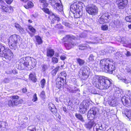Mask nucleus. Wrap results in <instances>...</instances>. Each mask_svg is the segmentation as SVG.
I'll return each mask as SVG.
<instances>
[{
	"mask_svg": "<svg viewBox=\"0 0 131 131\" xmlns=\"http://www.w3.org/2000/svg\"><path fill=\"white\" fill-rule=\"evenodd\" d=\"M111 79H108L107 78L95 77L93 80V84L100 89H108L110 86L111 83Z\"/></svg>",
	"mask_w": 131,
	"mask_h": 131,
	"instance_id": "obj_1",
	"label": "nucleus"
},
{
	"mask_svg": "<svg viewBox=\"0 0 131 131\" xmlns=\"http://www.w3.org/2000/svg\"><path fill=\"white\" fill-rule=\"evenodd\" d=\"M19 36L16 34H14L11 36L9 39V44L10 45L11 48H16L19 45L20 40Z\"/></svg>",
	"mask_w": 131,
	"mask_h": 131,
	"instance_id": "obj_2",
	"label": "nucleus"
},
{
	"mask_svg": "<svg viewBox=\"0 0 131 131\" xmlns=\"http://www.w3.org/2000/svg\"><path fill=\"white\" fill-rule=\"evenodd\" d=\"M89 68L86 66L82 67L79 72V75L81 79L85 80L89 76Z\"/></svg>",
	"mask_w": 131,
	"mask_h": 131,
	"instance_id": "obj_3",
	"label": "nucleus"
},
{
	"mask_svg": "<svg viewBox=\"0 0 131 131\" xmlns=\"http://www.w3.org/2000/svg\"><path fill=\"white\" fill-rule=\"evenodd\" d=\"M91 106L92 104L88 100H84L80 105L79 111L81 113H84Z\"/></svg>",
	"mask_w": 131,
	"mask_h": 131,
	"instance_id": "obj_4",
	"label": "nucleus"
},
{
	"mask_svg": "<svg viewBox=\"0 0 131 131\" xmlns=\"http://www.w3.org/2000/svg\"><path fill=\"white\" fill-rule=\"evenodd\" d=\"M65 38L66 42L64 43V45L68 49H69L73 47L74 43L72 39H75V38L73 36L68 35Z\"/></svg>",
	"mask_w": 131,
	"mask_h": 131,
	"instance_id": "obj_5",
	"label": "nucleus"
},
{
	"mask_svg": "<svg viewBox=\"0 0 131 131\" xmlns=\"http://www.w3.org/2000/svg\"><path fill=\"white\" fill-rule=\"evenodd\" d=\"M19 97L17 95H14L11 97V99L8 101V105L10 106H13L17 105L19 104H21L23 102V100H19Z\"/></svg>",
	"mask_w": 131,
	"mask_h": 131,
	"instance_id": "obj_6",
	"label": "nucleus"
},
{
	"mask_svg": "<svg viewBox=\"0 0 131 131\" xmlns=\"http://www.w3.org/2000/svg\"><path fill=\"white\" fill-rule=\"evenodd\" d=\"M99 110L96 107H93L88 112L87 114V117L89 120L92 121L99 113Z\"/></svg>",
	"mask_w": 131,
	"mask_h": 131,
	"instance_id": "obj_7",
	"label": "nucleus"
},
{
	"mask_svg": "<svg viewBox=\"0 0 131 131\" xmlns=\"http://www.w3.org/2000/svg\"><path fill=\"white\" fill-rule=\"evenodd\" d=\"M83 4V3L81 2L74 3L71 5L70 10L74 13V11H79L82 9Z\"/></svg>",
	"mask_w": 131,
	"mask_h": 131,
	"instance_id": "obj_8",
	"label": "nucleus"
},
{
	"mask_svg": "<svg viewBox=\"0 0 131 131\" xmlns=\"http://www.w3.org/2000/svg\"><path fill=\"white\" fill-rule=\"evenodd\" d=\"M14 56V54L10 50L6 49L1 57H4L7 60L10 61L13 58Z\"/></svg>",
	"mask_w": 131,
	"mask_h": 131,
	"instance_id": "obj_9",
	"label": "nucleus"
},
{
	"mask_svg": "<svg viewBox=\"0 0 131 131\" xmlns=\"http://www.w3.org/2000/svg\"><path fill=\"white\" fill-rule=\"evenodd\" d=\"M86 12L90 14L95 15L98 12V9L97 7L94 5L88 6L86 7Z\"/></svg>",
	"mask_w": 131,
	"mask_h": 131,
	"instance_id": "obj_10",
	"label": "nucleus"
},
{
	"mask_svg": "<svg viewBox=\"0 0 131 131\" xmlns=\"http://www.w3.org/2000/svg\"><path fill=\"white\" fill-rule=\"evenodd\" d=\"M67 75L64 73V76L65 77V78L60 77H58L56 79V86L58 89H59L63 87L64 84L66 83V80L65 77Z\"/></svg>",
	"mask_w": 131,
	"mask_h": 131,
	"instance_id": "obj_11",
	"label": "nucleus"
},
{
	"mask_svg": "<svg viewBox=\"0 0 131 131\" xmlns=\"http://www.w3.org/2000/svg\"><path fill=\"white\" fill-rule=\"evenodd\" d=\"M50 2L58 10L61 11L63 10V6L60 0H49Z\"/></svg>",
	"mask_w": 131,
	"mask_h": 131,
	"instance_id": "obj_12",
	"label": "nucleus"
},
{
	"mask_svg": "<svg viewBox=\"0 0 131 131\" xmlns=\"http://www.w3.org/2000/svg\"><path fill=\"white\" fill-rule=\"evenodd\" d=\"M121 100L124 105L128 107H131V96L128 97L123 96L121 98Z\"/></svg>",
	"mask_w": 131,
	"mask_h": 131,
	"instance_id": "obj_13",
	"label": "nucleus"
},
{
	"mask_svg": "<svg viewBox=\"0 0 131 131\" xmlns=\"http://www.w3.org/2000/svg\"><path fill=\"white\" fill-rule=\"evenodd\" d=\"M110 60L108 59H104L100 61V66L101 71H105L109 62Z\"/></svg>",
	"mask_w": 131,
	"mask_h": 131,
	"instance_id": "obj_14",
	"label": "nucleus"
},
{
	"mask_svg": "<svg viewBox=\"0 0 131 131\" xmlns=\"http://www.w3.org/2000/svg\"><path fill=\"white\" fill-rule=\"evenodd\" d=\"M109 64L106 68L105 72H107L110 73H112L113 71L116 69L115 64L112 61L110 60Z\"/></svg>",
	"mask_w": 131,
	"mask_h": 131,
	"instance_id": "obj_15",
	"label": "nucleus"
},
{
	"mask_svg": "<svg viewBox=\"0 0 131 131\" xmlns=\"http://www.w3.org/2000/svg\"><path fill=\"white\" fill-rule=\"evenodd\" d=\"M49 18H50V17L52 19L51 21V24H53L56 23V20L58 21H59L60 20V19L58 15H57L56 13L51 12L50 13V16H49Z\"/></svg>",
	"mask_w": 131,
	"mask_h": 131,
	"instance_id": "obj_16",
	"label": "nucleus"
},
{
	"mask_svg": "<svg viewBox=\"0 0 131 131\" xmlns=\"http://www.w3.org/2000/svg\"><path fill=\"white\" fill-rule=\"evenodd\" d=\"M116 98L114 96H110L108 98L107 102L108 104L113 106H116L117 105Z\"/></svg>",
	"mask_w": 131,
	"mask_h": 131,
	"instance_id": "obj_17",
	"label": "nucleus"
},
{
	"mask_svg": "<svg viewBox=\"0 0 131 131\" xmlns=\"http://www.w3.org/2000/svg\"><path fill=\"white\" fill-rule=\"evenodd\" d=\"M25 60L29 61V68L31 69L34 68L36 64V61L35 59L29 57H27L26 58Z\"/></svg>",
	"mask_w": 131,
	"mask_h": 131,
	"instance_id": "obj_18",
	"label": "nucleus"
},
{
	"mask_svg": "<svg viewBox=\"0 0 131 131\" xmlns=\"http://www.w3.org/2000/svg\"><path fill=\"white\" fill-rule=\"evenodd\" d=\"M118 8L120 9H124L127 4V0H117Z\"/></svg>",
	"mask_w": 131,
	"mask_h": 131,
	"instance_id": "obj_19",
	"label": "nucleus"
},
{
	"mask_svg": "<svg viewBox=\"0 0 131 131\" xmlns=\"http://www.w3.org/2000/svg\"><path fill=\"white\" fill-rule=\"evenodd\" d=\"M105 128L102 124H97L94 127V131H104Z\"/></svg>",
	"mask_w": 131,
	"mask_h": 131,
	"instance_id": "obj_20",
	"label": "nucleus"
},
{
	"mask_svg": "<svg viewBox=\"0 0 131 131\" xmlns=\"http://www.w3.org/2000/svg\"><path fill=\"white\" fill-rule=\"evenodd\" d=\"M118 79L126 84L130 83V79L128 77H126L124 76L120 77L119 76H117Z\"/></svg>",
	"mask_w": 131,
	"mask_h": 131,
	"instance_id": "obj_21",
	"label": "nucleus"
},
{
	"mask_svg": "<svg viewBox=\"0 0 131 131\" xmlns=\"http://www.w3.org/2000/svg\"><path fill=\"white\" fill-rule=\"evenodd\" d=\"M1 7L2 9L6 12L10 13L13 11L12 7L10 6H7L6 7L2 6Z\"/></svg>",
	"mask_w": 131,
	"mask_h": 131,
	"instance_id": "obj_22",
	"label": "nucleus"
},
{
	"mask_svg": "<svg viewBox=\"0 0 131 131\" xmlns=\"http://www.w3.org/2000/svg\"><path fill=\"white\" fill-rule=\"evenodd\" d=\"M48 106L49 109L53 113H56L57 111L55 105L52 103L49 104Z\"/></svg>",
	"mask_w": 131,
	"mask_h": 131,
	"instance_id": "obj_23",
	"label": "nucleus"
},
{
	"mask_svg": "<svg viewBox=\"0 0 131 131\" xmlns=\"http://www.w3.org/2000/svg\"><path fill=\"white\" fill-rule=\"evenodd\" d=\"M95 124V123L94 121H91L85 124L84 126L86 128L90 129L92 128Z\"/></svg>",
	"mask_w": 131,
	"mask_h": 131,
	"instance_id": "obj_24",
	"label": "nucleus"
},
{
	"mask_svg": "<svg viewBox=\"0 0 131 131\" xmlns=\"http://www.w3.org/2000/svg\"><path fill=\"white\" fill-rule=\"evenodd\" d=\"M75 12L73 14L75 18H80L83 14L82 9Z\"/></svg>",
	"mask_w": 131,
	"mask_h": 131,
	"instance_id": "obj_25",
	"label": "nucleus"
},
{
	"mask_svg": "<svg viewBox=\"0 0 131 131\" xmlns=\"http://www.w3.org/2000/svg\"><path fill=\"white\" fill-rule=\"evenodd\" d=\"M28 29L32 32L31 33L30 32H28L29 34L31 36H33L36 31L35 29L32 26L30 25L28 26Z\"/></svg>",
	"mask_w": 131,
	"mask_h": 131,
	"instance_id": "obj_26",
	"label": "nucleus"
},
{
	"mask_svg": "<svg viewBox=\"0 0 131 131\" xmlns=\"http://www.w3.org/2000/svg\"><path fill=\"white\" fill-rule=\"evenodd\" d=\"M112 15L110 13L108 12H106L103 14L101 16V18L105 19H110L111 18V16Z\"/></svg>",
	"mask_w": 131,
	"mask_h": 131,
	"instance_id": "obj_27",
	"label": "nucleus"
},
{
	"mask_svg": "<svg viewBox=\"0 0 131 131\" xmlns=\"http://www.w3.org/2000/svg\"><path fill=\"white\" fill-rule=\"evenodd\" d=\"M69 91L70 93H75L79 91V90L77 88L74 87L72 88H70L69 89Z\"/></svg>",
	"mask_w": 131,
	"mask_h": 131,
	"instance_id": "obj_28",
	"label": "nucleus"
},
{
	"mask_svg": "<svg viewBox=\"0 0 131 131\" xmlns=\"http://www.w3.org/2000/svg\"><path fill=\"white\" fill-rule=\"evenodd\" d=\"M30 80H31L34 82H35L37 81V79L35 74L30 73L29 75Z\"/></svg>",
	"mask_w": 131,
	"mask_h": 131,
	"instance_id": "obj_29",
	"label": "nucleus"
},
{
	"mask_svg": "<svg viewBox=\"0 0 131 131\" xmlns=\"http://www.w3.org/2000/svg\"><path fill=\"white\" fill-rule=\"evenodd\" d=\"M54 53V52L53 50L48 49L47 50V56L48 57H52Z\"/></svg>",
	"mask_w": 131,
	"mask_h": 131,
	"instance_id": "obj_30",
	"label": "nucleus"
},
{
	"mask_svg": "<svg viewBox=\"0 0 131 131\" xmlns=\"http://www.w3.org/2000/svg\"><path fill=\"white\" fill-rule=\"evenodd\" d=\"M95 57L92 54L90 55L89 58V62L91 63H93L95 61Z\"/></svg>",
	"mask_w": 131,
	"mask_h": 131,
	"instance_id": "obj_31",
	"label": "nucleus"
},
{
	"mask_svg": "<svg viewBox=\"0 0 131 131\" xmlns=\"http://www.w3.org/2000/svg\"><path fill=\"white\" fill-rule=\"evenodd\" d=\"M34 6V4L31 1H29L26 5H25L24 7L26 9L31 8L32 7Z\"/></svg>",
	"mask_w": 131,
	"mask_h": 131,
	"instance_id": "obj_32",
	"label": "nucleus"
},
{
	"mask_svg": "<svg viewBox=\"0 0 131 131\" xmlns=\"http://www.w3.org/2000/svg\"><path fill=\"white\" fill-rule=\"evenodd\" d=\"M6 49L5 48V46L1 44H0V56L2 55L3 53L4 52L5 50Z\"/></svg>",
	"mask_w": 131,
	"mask_h": 131,
	"instance_id": "obj_33",
	"label": "nucleus"
},
{
	"mask_svg": "<svg viewBox=\"0 0 131 131\" xmlns=\"http://www.w3.org/2000/svg\"><path fill=\"white\" fill-rule=\"evenodd\" d=\"M130 110H129L127 109H125L122 112V113L123 115H124L128 118V116L130 114Z\"/></svg>",
	"mask_w": 131,
	"mask_h": 131,
	"instance_id": "obj_34",
	"label": "nucleus"
},
{
	"mask_svg": "<svg viewBox=\"0 0 131 131\" xmlns=\"http://www.w3.org/2000/svg\"><path fill=\"white\" fill-rule=\"evenodd\" d=\"M76 60L80 66H82L84 63V61L80 58H77Z\"/></svg>",
	"mask_w": 131,
	"mask_h": 131,
	"instance_id": "obj_35",
	"label": "nucleus"
},
{
	"mask_svg": "<svg viewBox=\"0 0 131 131\" xmlns=\"http://www.w3.org/2000/svg\"><path fill=\"white\" fill-rule=\"evenodd\" d=\"M75 116L77 118L81 121L82 122H84L83 117H82V115L80 114L76 113L75 115Z\"/></svg>",
	"mask_w": 131,
	"mask_h": 131,
	"instance_id": "obj_36",
	"label": "nucleus"
},
{
	"mask_svg": "<svg viewBox=\"0 0 131 131\" xmlns=\"http://www.w3.org/2000/svg\"><path fill=\"white\" fill-rule=\"evenodd\" d=\"M90 92L94 94H98L99 93V92L96 90V89L94 88H91L90 89Z\"/></svg>",
	"mask_w": 131,
	"mask_h": 131,
	"instance_id": "obj_37",
	"label": "nucleus"
},
{
	"mask_svg": "<svg viewBox=\"0 0 131 131\" xmlns=\"http://www.w3.org/2000/svg\"><path fill=\"white\" fill-rule=\"evenodd\" d=\"M87 48V46L85 44H81L79 46V49L81 50H83Z\"/></svg>",
	"mask_w": 131,
	"mask_h": 131,
	"instance_id": "obj_38",
	"label": "nucleus"
},
{
	"mask_svg": "<svg viewBox=\"0 0 131 131\" xmlns=\"http://www.w3.org/2000/svg\"><path fill=\"white\" fill-rule=\"evenodd\" d=\"M114 54V57L116 59H118L122 56L121 54L120 53V52H115Z\"/></svg>",
	"mask_w": 131,
	"mask_h": 131,
	"instance_id": "obj_39",
	"label": "nucleus"
},
{
	"mask_svg": "<svg viewBox=\"0 0 131 131\" xmlns=\"http://www.w3.org/2000/svg\"><path fill=\"white\" fill-rule=\"evenodd\" d=\"M114 24L116 26V27H118L120 25L119 21L117 19H116L114 20Z\"/></svg>",
	"mask_w": 131,
	"mask_h": 131,
	"instance_id": "obj_40",
	"label": "nucleus"
},
{
	"mask_svg": "<svg viewBox=\"0 0 131 131\" xmlns=\"http://www.w3.org/2000/svg\"><path fill=\"white\" fill-rule=\"evenodd\" d=\"M7 36L4 34H2L0 36V40L2 41H4L7 38Z\"/></svg>",
	"mask_w": 131,
	"mask_h": 131,
	"instance_id": "obj_41",
	"label": "nucleus"
},
{
	"mask_svg": "<svg viewBox=\"0 0 131 131\" xmlns=\"http://www.w3.org/2000/svg\"><path fill=\"white\" fill-rule=\"evenodd\" d=\"M41 84V86L42 88H43L46 84V81L44 79H42L40 82Z\"/></svg>",
	"mask_w": 131,
	"mask_h": 131,
	"instance_id": "obj_42",
	"label": "nucleus"
},
{
	"mask_svg": "<svg viewBox=\"0 0 131 131\" xmlns=\"http://www.w3.org/2000/svg\"><path fill=\"white\" fill-rule=\"evenodd\" d=\"M125 71L129 74L131 73V67H126L125 69Z\"/></svg>",
	"mask_w": 131,
	"mask_h": 131,
	"instance_id": "obj_43",
	"label": "nucleus"
},
{
	"mask_svg": "<svg viewBox=\"0 0 131 131\" xmlns=\"http://www.w3.org/2000/svg\"><path fill=\"white\" fill-rule=\"evenodd\" d=\"M62 24L66 26L70 27V24L66 20L63 21L62 22Z\"/></svg>",
	"mask_w": 131,
	"mask_h": 131,
	"instance_id": "obj_44",
	"label": "nucleus"
},
{
	"mask_svg": "<svg viewBox=\"0 0 131 131\" xmlns=\"http://www.w3.org/2000/svg\"><path fill=\"white\" fill-rule=\"evenodd\" d=\"M36 41L39 44H40L42 43V41L40 37L39 36H37L36 37Z\"/></svg>",
	"mask_w": 131,
	"mask_h": 131,
	"instance_id": "obj_45",
	"label": "nucleus"
},
{
	"mask_svg": "<svg viewBox=\"0 0 131 131\" xmlns=\"http://www.w3.org/2000/svg\"><path fill=\"white\" fill-rule=\"evenodd\" d=\"M52 62L54 63H57L58 62V60L57 58L55 57L52 58Z\"/></svg>",
	"mask_w": 131,
	"mask_h": 131,
	"instance_id": "obj_46",
	"label": "nucleus"
},
{
	"mask_svg": "<svg viewBox=\"0 0 131 131\" xmlns=\"http://www.w3.org/2000/svg\"><path fill=\"white\" fill-rule=\"evenodd\" d=\"M111 0H100V1L102 3L104 4L109 3Z\"/></svg>",
	"mask_w": 131,
	"mask_h": 131,
	"instance_id": "obj_47",
	"label": "nucleus"
},
{
	"mask_svg": "<svg viewBox=\"0 0 131 131\" xmlns=\"http://www.w3.org/2000/svg\"><path fill=\"white\" fill-rule=\"evenodd\" d=\"M125 20L126 21L131 23V16L126 17Z\"/></svg>",
	"mask_w": 131,
	"mask_h": 131,
	"instance_id": "obj_48",
	"label": "nucleus"
},
{
	"mask_svg": "<svg viewBox=\"0 0 131 131\" xmlns=\"http://www.w3.org/2000/svg\"><path fill=\"white\" fill-rule=\"evenodd\" d=\"M25 60L26 61L23 63L24 65L26 67H28V68H29V61H26V60Z\"/></svg>",
	"mask_w": 131,
	"mask_h": 131,
	"instance_id": "obj_49",
	"label": "nucleus"
},
{
	"mask_svg": "<svg viewBox=\"0 0 131 131\" xmlns=\"http://www.w3.org/2000/svg\"><path fill=\"white\" fill-rule=\"evenodd\" d=\"M48 68L47 66L46 65H43L42 66V70L43 71H45Z\"/></svg>",
	"mask_w": 131,
	"mask_h": 131,
	"instance_id": "obj_50",
	"label": "nucleus"
},
{
	"mask_svg": "<svg viewBox=\"0 0 131 131\" xmlns=\"http://www.w3.org/2000/svg\"><path fill=\"white\" fill-rule=\"evenodd\" d=\"M32 101L33 102H35L37 100V95L36 93L34 95Z\"/></svg>",
	"mask_w": 131,
	"mask_h": 131,
	"instance_id": "obj_51",
	"label": "nucleus"
},
{
	"mask_svg": "<svg viewBox=\"0 0 131 131\" xmlns=\"http://www.w3.org/2000/svg\"><path fill=\"white\" fill-rule=\"evenodd\" d=\"M18 30L21 34H24L25 32L23 28L21 27L20 29H18Z\"/></svg>",
	"mask_w": 131,
	"mask_h": 131,
	"instance_id": "obj_52",
	"label": "nucleus"
},
{
	"mask_svg": "<svg viewBox=\"0 0 131 131\" xmlns=\"http://www.w3.org/2000/svg\"><path fill=\"white\" fill-rule=\"evenodd\" d=\"M55 27L56 28L59 29H62L63 28V26L61 25L60 24H58L56 25Z\"/></svg>",
	"mask_w": 131,
	"mask_h": 131,
	"instance_id": "obj_53",
	"label": "nucleus"
},
{
	"mask_svg": "<svg viewBox=\"0 0 131 131\" xmlns=\"http://www.w3.org/2000/svg\"><path fill=\"white\" fill-rule=\"evenodd\" d=\"M101 28L103 30H106L108 29V26L106 25L102 26Z\"/></svg>",
	"mask_w": 131,
	"mask_h": 131,
	"instance_id": "obj_54",
	"label": "nucleus"
},
{
	"mask_svg": "<svg viewBox=\"0 0 131 131\" xmlns=\"http://www.w3.org/2000/svg\"><path fill=\"white\" fill-rule=\"evenodd\" d=\"M42 5H43L44 7H46L48 6V4L47 2L45 0L44 3H43Z\"/></svg>",
	"mask_w": 131,
	"mask_h": 131,
	"instance_id": "obj_55",
	"label": "nucleus"
},
{
	"mask_svg": "<svg viewBox=\"0 0 131 131\" xmlns=\"http://www.w3.org/2000/svg\"><path fill=\"white\" fill-rule=\"evenodd\" d=\"M105 20V19H104V18H103L102 19H101V17L100 18V19L99 20V23L100 24H102L104 22Z\"/></svg>",
	"mask_w": 131,
	"mask_h": 131,
	"instance_id": "obj_56",
	"label": "nucleus"
},
{
	"mask_svg": "<svg viewBox=\"0 0 131 131\" xmlns=\"http://www.w3.org/2000/svg\"><path fill=\"white\" fill-rule=\"evenodd\" d=\"M40 96L42 98H44L45 97V92L44 91H42L41 92L40 94Z\"/></svg>",
	"mask_w": 131,
	"mask_h": 131,
	"instance_id": "obj_57",
	"label": "nucleus"
},
{
	"mask_svg": "<svg viewBox=\"0 0 131 131\" xmlns=\"http://www.w3.org/2000/svg\"><path fill=\"white\" fill-rule=\"evenodd\" d=\"M60 58L61 60H63L66 59V57L64 55H62L60 57Z\"/></svg>",
	"mask_w": 131,
	"mask_h": 131,
	"instance_id": "obj_58",
	"label": "nucleus"
},
{
	"mask_svg": "<svg viewBox=\"0 0 131 131\" xmlns=\"http://www.w3.org/2000/svg\"><path fill=\"white\" fill-rule=\"evenodd\" d=\"M125 54L127 57H129L131 56V53L129 51H127L125 53Z\"/></svg>",
	"mask_w": 131,
	"mask_h": 131,
	"instance_id": "obj_59",
	"label": "nucleus"
},
{
	"mask_svg": "<svg viewBox=\"0 0 131 131\" xmlns=\"http://www.w3.org/2000/svg\"><path fill=\"white\" fill-rule=\"evenodd\" d=\"M44 11L45 13L49 14V15H50V13L52 12H51L49 10V9H48V8H46V9H45Z\"/></svg>",
	"mask_w": 131,
	"mask_h": 131,
	"instance_id": "obj_60",
	"label": "nucleus"
},
{
	"mask_svg": "<svg viewBox=\"0 0 131 131\" xmlns=\"http://www.w3.org/2000/svg\"><path fill=\"white\" fill-rule=\"evenodd\" d=\"M28 129L30 131H36V129L35 127L33 128L32 129H30V126L28 127Z\"/></svg>",
	"mask_w": 131,
	"mask_h": 131,
	"instance_id": "obj_61",
	"label": "nucleus"
},
{
	"mask_svg": "<svg viewBox=\"0 0 131 131\" xmlns=\"http://www.w3.org/2000/svg\"><path fill=\"white\" fill-rule=\"evenodd\" d=\"M6 2L8 4H10L13 1V0H5Z\"/></svg>",
	"mask_w": 131,
	"mask_h": 131,
	"instance_id": "obj_62",
	"label": "nucleus"
},
{
	"mask_svg": "<svg viewBox=\"0 0 131 131\" xmlns=\"http://www.w3.org/2000/svg\"><path fill=\"white\" fill-rule=\"evenodd\" d=\"M57 72L55 71V70H53L52 71L51 73L54 76L56 75Z\"/></svg>",
	"mask_w": 131,
	"mask_h": 131,
	"instance_id": "obj_63",
	"label": "nucleus"
},
{
	"mask_svg": "<svg viewBox=\"0 0 131 131\" xmlns=\"http://www.w3.org/2000/svg\"><path fill=\"white\" fill-rule=\"evenodd\" d=\"M60 67L59 66H58L57 67H56L55 69H54V70H55V71L56 72H57V71L59 70L60 68Z\"/></svg>",
	"mask_w": 131,
	"mask_h": 131,
	"instance_id": "obj_64",
	"label": "nucleus"
}]
</instances>
